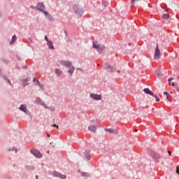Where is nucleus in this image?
<instances>
[{
    "mask_svg": "<svg viewBox=\"0 0 179 179\" xmlns=\"http://www.w3.org/2000/svg\"><path fill=\"white\" fill-rule=\"evenodd\" d=\"M73 9L76 15H78V16H82V15H83V8L78 3H76L73 6Z\"/></svg>",
    "mask_w": 179,
    "mask_h": 179,
    "instance_id": "f257e3e1",
    "label": "nucleus"
},
{
    "mask_svg": "<svg viewBox=\"0 0 179 179\" xmlns=\"http://www.w3.org/2000/svg\"><path fill=\"white\" fill-rule=\"evenodd\" d=\"M93 48H96L99 52H103V50L106 49L104 46L100 45L97 41L93 42Z\"/></svg>",
    "mask_w": 179,
    "mask_h": 179,
    "instance_id": "f03ea898",
    "label": "nucleus"
},
{
    "mask_svg": "<svg viewBox=\"0 0 179 179\" xmlns=\"http://www.w3.org/2000/svg\"><path fill=\"white\" fill-rule=\"evenodd\" d=\"M161 55L162 52H160V49H159V45H156L154 59H160Z\"/></svg>",
    "mask_w": 179,
    "mask_h": 179,
    "instance_id": "7ed1b4c3",
    "label": "nucleus"
},
{
    "mask_svg": "<svg viewBox=\"0 0 179 179\" xmlns=\"http://www.w3.org/2000/svg\"><path fill=\"white\" fill-rule=\"evenodd\" d=\"M30 152L32 153V155H34V156H35L36 157H38V159H40L43 157V154H41L40 151L36 149L31 150Z\"/></svg>",
    "mask_w": 179,
    "mask_h": 179,
    "instance_id": "20e7f679",
    "label": "nucleus"
},
{
    "mask_svg": "<svg viewBox=\"0 0 179 179\" xmlns=\"http://www.w3.org/2000/svg\"><path fill=\"white\" fill-rule=\"evenodd\" d=\"M51 176H52L53 177H59V178H61V179H66V176L65 175H62L57 171H53L51 173Z\"/></svg>",
    "mask_w": 179,
    "mask_h": 179,
    "instance_id": "39448f33",
    "label": "nucleus"
},
{
    "mask_svg": "<svg viewBox=\"0 0 179 179\" xmlns=\"http://www.w3.org/2000/svg\"><path fill=\"white\" fill-rule=\"evenodd\" d=\"M151 156L152 157V159H155L156 162H157V163H159V159H162V157L160 156V154L157 153V152H152L151 154Z\"/></svg>",
    "mask_w": 179,
    "mask_h": 179,
    "instance_id": "423d86ee",
    "label": "nucleus"
},
{
    "mask_svg": "<svg viewBox=\"0 0 179 179\" xmlns=\"http://www.w3.org/2000/svg\"><path fill=\"white\" fill-rule=\"evenodd\" d=\"M90 97L93 100H101V95L97 94H90Z\"/></svg>",
    "mask_w": 179,
    "mask_h": 179,
    "instance_id": "0eeeda50",
    "label": "nucleus"
},
{
    "mask_svg": "<svg viewBox=\"0 0 179 179\" xmlns=\"http://www.w3.org/2000/svg\"><path fill=\"white\" fill-rule=\"evenodd\" d=\"M36 8H37L38 10L43 12V10H44V9H45V6H44V3H38Z\"/></svg>",
    "mask_w": 179,
    "mask_h": 179,
    "instance_id": "6e6552de",
    "label": "nucleus"
},
{
    "mask_svg": "<svg viewBox=\"0 0 179 179\" xmlns=\"http://www.w3.org/2000/svg\"><path fill=\"white\" fill-rule=\"evenodd\" d=\"M89 131H91V132H95L97 129V126L96 125H93L91 124L89 127H88Z\"/></svg>",
    "mask_w": 179,
    "mask_h": 179,
    "instance_id": "1a4fd4ad",
    "label": "nucleus"
},
{
    "mask_svg": "<svg viewBox=\"0 0 179 179\" xmlns=\"http://www.w3.org/2000/svg\"><path fill=\"white\" fill-rule=\"evenodd\" d=\"M173 80V78H169L168 82L171 86H173V87H178V84L174 83V82H171Z\"/></svg>",
    "mask_w": 179,
    "mask_h": 179,
    "instance_id": "9d476101",
    "label": "nucleus"
},
{
    "mask_svg": "<svg viewBox=\"0 0 179 179\" xmlns=\"http://www.w3.org/2000/svg\"><path fill=\"white\" fill-rule=\"evenodd\" d=\"M44 15H45L46 17H48V19H49V20H51L52 22V20H54V18H52V17L51 16V15H50V13H48V12L47 11H44V10H43L42 11Z\"/></svg>",
    "mask_w": 179,
    "mask_h": 179,
    "instance_id": "9b49d317",
    "label": "nucleus"
},
{
    "mask_svg": "<svg viewBox=\"0 0 179 179\" xmlns=\"http://www.w3.org/2000/svg\"><path fill=\"white\" fill-rule=\"evenodd\" d=\"M62 64L64 66H66L67 68L72 67V63H71V62L64 61Z\"/></svg>",
    "mask_w": 179,
    "mask_h": 179,
    "instance_id": "f8f14e48",
    "label": "nucleus"
},
{
    "mask_svg": "<svg viewBox=\"0 0 179 179\" xmlns=\"http://www.w3.org/2000/svg\"><path fill=\"white\" fill-rule=\"evenodd\" d=\"M143 91L145 94H150V96H153L155 94L149 88H145Z\"/></svg>",
    "mask_w": 179,
    "mask_h": 179,
    "instance_id": "ddd939ff",
    "label": "nucleus"
},
{
    "mask_svg": "<svg viewBox=\"0 0 179 179\" xmlns=\"http://www.w3.org/2000/svg\"><path fill=\"white\" fill-rule=\"evenodd\" d=\"M19 109L21 111H23L24 113H25V114H27V108L26 107V106L24 105H21L19 108Z\"/></svg>",
    "mask_w": 179,
    "mask_h": 179,
    "instance_id": "4468645a",
    "label": "nucleus"
},
{
    "mask_svg": "<svg viewBox=\"0 0 179 179\" xmlns=\"http://www.w3.org/2000/svg\"><path fill=\"white\" fill-rule=\"evenodd\" d=\"M33 82H36L37 86H39V87L44 89V86L41 85V83H40V81L37 78H34Z\"/></svg>",
    "mask_w": 179,
    "mask_h": 179,
    "instance_id": "2eb2a0df",
    "label": "nucleus"
},
{
    "mask_svg": "<svg viewBox=\"0 0 179 179\" xmlns=\"http://www.w3.org/2000/svg\"><path fill=\"white\" fill-rule=\"evenodd\" d=\"M29 78H25L22 80V86H24V87L27 86V85H29V83H27L29 82Z\"/></svg>",
    "mask_w": 179,
    "mask_h": 179,
    "instance_id": "dca6fc26",
    "label": "nucleus"
},
{
    "mask_svg": "<svg viewBox=\"0 0 179 179\" xmlns=\"http://www.w3.org/2000/svg\"><path fill=\"white\" fill-rule=\"evenodd\" d=\"M155 73L159 79H161V78H163V73H162V71H156Z\"/></svg>",
    "mask_w": 179,
    "mask_h": 179,
    "instance_id": "f3484780",
    "label": "nucleus"
},
{
    "mask_svg": "<svg viewBox=\"0 0 179 179\" xmlns=\"http://www.w3.org/2000/svg\"><path fill=\"white\" fill-rule=\"evenodd\" d=\"M47 44L50 50H54V45L51 41H48Z\"/></svg>",
    "mask_w": 179,
    "mask_h": 179,
    "instance_id": "a211bd4d",
    "label": "nucleus"
},
{
    "mask_svg": "<svg viewBox=\"0 0 179 179\" xmlns=\"http://www.w3.org/2000/svg\"><path fill=\"white\" fill-rule=\"evenodd\" d=\"M106 131L107 132H110V134H118V131H117L113 129H106Z\"/></svg>",
    "mask_w": 179,
    "mask_h": 179,
    "instance_id": "6ab92c4d",
    "label": "nucleus"
},
{
    "mask_svg": "<svg viewBox=\"0 0 179 179\" xmlns=\"http://www.w3.org/2000/svg\"><path fill=\"white\" fill-rule=\"evenodd\" d=\"M55 73L57 76H61L62 73V71H61V69H55Z\"/></svg>",
    "mask_w": 179,
    "mask_h": 179,
    "instance_id": "aec40b11",
    "label": "nucleus"
},
{
    "mask_svg": "<svg viewBox=\"0 0 179 179\" xmlns=\"http://www.w3.org/2000/svg\"><path fill=\"white\" fill-rule=\"evenodd\" d=\"M84 156H85V157H86V159H87V160H90V154H89V152H85V153H84Z\"/></svg>",
    "mask_w": 179,
    "mask_h": 179,
    "instance_id": "412c9836",
    "label": "nucleus"
},
{
    "mask_svg": "<svg viewBox=\"0 0 179 179\" xmlns=\"http://www.w3.org/2000/svg\"><path fill=\"white\" fill-rule=\"evenodd\" d=\"M74 71H75V67L71 66L70 67V69L68 71V73H70V75H72Z\"/></svg>",
    "mask_w": 179,
    "mask_h": 179,
    "instance_id": "4be33fe9",
    "label": "nucleus"
},
{
    "mask_svg": "<svg viewBox=\"0 0 179 179\" xmlns=\"http://www.w3.org/2000/svg\"><path fill=\"white\" fill-rule=\"evenodd\" d=\"M17 38L15 35L13 36L11 41L10 42V44H13L14 41H16Z\"/></svg>",
    "mask_w": 179,
    "mask_h": 179,
    "instance_id": "5701e85b",
    "label": "nucleus"
},
{
    "mask_svg": "<svg viewBox=\"0 0 179 179\" xmlns=\"http://www.w3.org/2000/svg\"><path fill=\"white\" fill-rule=\"evenodd\" d=\"M169 17H170V15H169V14H164V15H162V19L167 20V19H169Z\"/></svg>",
    "mask_w": 179,
    "mask_h": 179,
    "instance_id": "b1692460",
    "label": "nucleus"
},
{
    "mask_svg": "<svg viewBox=\"0 0 179 179\" xmlns=\"http://www.w3.org/2000/svg\"><path fill=\"white\" fill-rule=\"evenodd\" d=\"M152 97L155 98L156 101H160V99H159V97H157V95H155L154 94V95H152Z\"/></svg>",
    "mask_w": 179,
    "mask_h": 179,
    "instance_id": "393cba45",
    "label": "nucleus"
},
{
    "mask_svg": "<svg viewBox=\"0 0 179 179\" xmlns=\"http://www.w3.org/2000/svg\"><path fill=\"white\" fill-rule=\"evenodd\" d=\"M11 150H14L15 153H17V148H10L9 152H10Z\"/></svg>",
    "mask_w": 179,
    "mask_h": 179,
    "instance_id": "a878e982",
    "label": "nucleus"
},
{
    "mask_svg": "<svg viewBox=\"0 0 179 179\" xmlns=\"http://www.w3.org/2000/svg\"><path fill=\"white\" fill-rule=\"evenodd\" d=\"M81 174L83 177H89V174H87V173L84 172V173H82Z\"/></svg>",
    "mask_w": 179,
    "mask_h": 179,
    "instance_id": "bb28decb",
    "label": "nucleus"
},
{
    "mask_svg": "<svg viewBox=\"0 0 179 179\" xmlns=\"http://www.w3.org/2000/svg\"><path fill=\"white\" fill-rule=\"evenodd\" d=\"M102 4L103 5V6H108V2H107V1H103L102 2Z\"/></svg>",
    "mask_w": 179,
    "mask_h": 179,
    "instance_id": "cd10ccee",
    "label": "nucleus"
},
{
    "mask_svg": "<svg viewBox=\"0 0 179 179\" xmlns=\"http://www.w3.org/2000/svg\"><path fill=\"white\" fill-rule=\"evenodd\" d=\"M135 2H139V0H131V3L134 5Z\"/></svg>",
    "mask_w": 179,
    "mask_h": 179,
    "instance_id": "c85d7f7f",
    "label": "nucleus"
},
{
    "mask_svg": "<svg viewBox=\"0 0 179 179\" xmlns=\"http://www.w3.org/2000/svg\"><path fill=\"white\" fill-rule=\"evenodd\" d=\"M176 173H177V174H178V176H179V166H178L176 167Z\"/></svg>",
    "mask_w": 179,
    "mask_h": 179,
    "instance_id": "c756f323",
    "label": "nucleus"
},
{
    "mask_svg": "<svg viewBox=\"0 0 179 179\" xmlns=\"http://www.w3.org/2000/svg\"><path fill=\"white\" fill-rule=\"evenodd\" d=\"M50 146L55 148V145L54 144V142L50 143Z\"/></svg>",
    "mask_w": 179,
    "mask_h": 179,
    "instance_id": "7c9ffc66",
    "label": "nucleus"
},
{
    "mask_svg": "<svg viewBox=\"0 0 179 179\" xmlns=\"http://www.w3.org/2000/svg\"><path fill=\"white\" fill-rule=\"evenodd\" d=\"M53 127H55V128H57V129H59V127H58V125H57V124H53Z\"/></svg>",
    "mask_w": 179,
    "mask_h": 179,
    "instance_id": "2f4dec72",
    "label": "nucleus"
},
{
    "mask_svg": "<svg viewBox=\"0 0 179 179\" xmlns=\"http://www.w3.org/2000/svg\"><path fill=\"white\" fill-rule=\"evenodd\" d=\"M45 39L46 40L47 43H48V41H50V40H48V38L47 37V36H45Z\"/></svg>",
    "mask_w": 179,
    "mask_h": 179,
    "instance_id": "473e14b6",
    "label": "nucleus"
},
{
    "mask_svg": "<svg viewBox=\"0 0 179 179\" xmlns=\"http://www.w3.org/2000/svg\"><path fill=\"white\" fill-rule=\"evenodd\" d=\"M164 94L165 96H169V92H164Z\"/></svg>",
    "mask_w": 179,
    "mask_h": 179,
    "instance_id": "72a5a7b5",
    "label": "nucleus"
},
{
    "mask_svg": "<svg viewBox=\"0 0 179 179\" xmlns=\"http://www.w3.org/2000/svg\"><path fill=\"white\" fill-rule=\"evenodd\" d=\"M42 106H43V107H45V108H48L47 107V105H45V103H42Z\"/></svg>",
    "mask_w": 179,
    "mask_h": 179,
    "instance_id": "f704fd0d",
    "label": "nucleus"
},
{
    "mask_svg": "<svg viewBox=\"0 0 179 179\" xmlns=\"http://www.w3.org/2000/svg\"><path fill=\"white\" fill-rule=\"evenodd\" d=\"M4 79H6V80H8V83H10V81L8 79H6V78H4Z\"/></svg>",
    "mask_w": 179,
    "mask_h": 179,
    "instance_id": "c9c22d12",
    "label": "nucleus"
},
{
    "mask_svg": "<svg viewBox=\"0 0 179 179\" xmlns=\"http://www.w3.org/2000/svg\"><path fill=\"white\" fill-rule=\"evenodd\" d=\"M168 153H169V156H171V152L169 151Z\"/></svg>",
    "mask_w": 179,
    "mask_h": 179,
    "instance_id": "e433bc0d",
    "label": "nucleus"
},
{
    "mask_svg": "<svg viewBox=\"0 0 179 179\" xmlns=\"http://www.w3.org/2000/svg\"><path fill=\"white\" fill-rule=\"evenodd\" d=\"M24 69H27V67L25 66H23L22 67Z\"/></svg>",
    "mask_w": 179,
    "mask_h": 179,
    "instance_id": "4c0bfd02",
    "label": "nucleus"
},
{
    "mask_svg": "<svg viewBox=\"0 0 179 179\" xmlns=\"http://www.w3.org/2000/svg\"><path fill=\"white\" fill-rule=\"evenodd\" d=\"M117 73H121V71H120V70L117 71Z\"/></svg>",
    "mask_w": 179,
    "mask_h": 179,
    "instance_id": "58836bf2",
    "label": "nucleus"
},
{
    "mask_svg": "<svg viewBox=\"0 0 179 179\" xmlns=\"http://www.w3.org/2000/svg\"><path fill=\"white\" fill-rule=\"evenodd\" d=\"M17 59L20 60V57L17 56Z\"/></svg>",
    "mask_w": 179,
    "mask_h": 179,
    "instance_id": "ea45409f",
    "label": "nucleus"
},
{
    "mask_svg": "<svg viewBox=\"0 0 179 179\" xmlns=\"http://www.w3.org/2000/svg\"><path fill=\"white\" fill-rule=\"evenodd\" d=\"M29 40H30V41H31V38H29Z\"/></svg>",
    "mask_w": 179,
    "mask_h": 179,
    "instance_id": "a19ab883",
    "label": "nucleus"
},
{
    "mask_svg": "<svg viewBox=\"0 0 179 179\" xmlns=\"http://www.w3.org/2000/svg\"><path fill=\"white\" fill-rule=\"evenodd\" d=\"M178 79H179V77H178Z\"/></svg>",
    "mask_w": 179,
    "mask_h": 179,
    "instance_id": "79ce46f5",
    "label": "nucleus"
}]
</instances>
